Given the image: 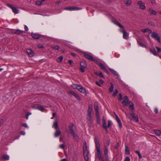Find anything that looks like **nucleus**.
I'll return each instance as SVG.
<instances>
[{"mask_svg": "<svg viewBox=\"0 0 161 161\" xmlns=\"http://www.w3.org/2000/svg\"><path fill=\"white\" fill-rule=\"evenodd\" d=\"M95 146L97 150V155L98 159L100 160L102 158L101 152L100 150V146L99 143V141L98 138L95 137L94 139Z\"/></svg>", "mask_w": 161, "mask_h": 161, "instance_id": "1", "label": "nucleus"}, {"mask_svg": "<svg viewBox=\"0 0 161 161\" xmlns=\"http://www.w3.org/2000/svg\"><path fill=\"white\" fill-rule=\"evenodd\" d=\"M69 128L70 130V133L73 136L74 139L76 141H79V137L75 133V132L76 130L75 126L73 124L71 123L69 125Z\"/></svg>", "mask_w": 161, "mask_h": 161, "instance_id": "2", "label": "nucleus"}, {"mask_svg": "<svg viewBox=\"0 0 161 161\" xmlns=\"http://www.w3.org/2000/svg\"><path fill=\"white\" fill-rule=\"evenodd\" d=\"M83 155L86 161H88L89 160L88 154L89 152L87 149V146L86 142H84L83 145Z\"/></svg>", "mask_w": 161, "mask_h": 161, "instance_id": "3", "label": "nucleus"}, {"mask_svg": "<svg viewBox=\"0 0 161 161\" xmlns=\"http://www.w3.org/2000/svg\"><path fill=\"white\" fill-rule=\"evenodd\" d=\"M84 55L85 57L88 59L93 61H95V60L93 59L91 53L87 52H84Z\"/></svg>", "mask_w": 161, "mask_h": 161, "instance_id": "4", "label": "nucleus"}, {"mask_svg": "<svg viewBox=\"0 0 161 161\" xmlns=\"http://www.w3.org/2000/svg\"><path fill=\"white\" fill-rule=\"evenodd\" d=\"M82 9L81 8H77L76 7H69L64 8V10L69 11H74L80 10Z\"/></svg>", "mask_w": 161, "mask_h": 161, "instance_id": "5", "label": "nucleus"}, {"mask_svg": "<svg viewBox=\"0 0 161 161\" xmlns=\"http://www.w3.org/2000/svg\"><path fill=\"white\" fill-rule=\"evenodd\" d=\"M69 93L70 95L71 94L73 95L79 101H80L81 100L80 97L79 95L75 92L73 91H70L69 92Z\"/></svg>", "mask_w": 161, "mask_h": 161, "instance_id": "6", "label": "nucleus"}, {"mask_svg": "<svg viewBox=\"0 0 161 161\" xmlns=\"http://www.w3.org/2000/svg\"><path fill=\"white\" fill-rule=\"evenodd\" d=\"M7 5L9 8L12 9L13 12L15 14H17L19 13V10L16 8L13 7L12 5L9 4H7Z\"/></svg>", "mask_w": 161, "mask_h": 161, "instance_id": "7", "label": "nucleus"}, {"mask_svg": "<svg viewBox=\"0 0 161 161\" xmlns=\"http://www.w3.org/2000/svg\"><path fill=\"white\" fill-rule=\"evenodd\" d=\"M151 36L152 38L155 39L160 43V38L157 33L154 32H152Z\"/></svg>", "mask_w": 161, "mask_h": 161, "instance_id": "8", "label": "nucleus"}, {"mask_svg": "<svg viewBox=\"0 0 161 161\" xmlns=\"http://www.w3.org/2000/svg\"><path fill=\"white\" fill-rule=\"evenodd\" d=\"M137 4L140 5L139 8L142 9H144L146 8L145 4L142 1H138Z\"/></svg>", "mask_w": 161, "mask_h": 161, "instance_id": "9", "label": "nucleus"}, {"mask_svg": "<svg viewBox=\"0 0 161 161\" xmlns=\"http://www.w3.org/2000/svg\"><path fill=\"white\" fill-rule=\"evenodd\" d=\"M97 64L98 65L100 68L103 70L107 74H108V72L107 69H106L105 67L104 66V65L101 63L100 62H98L97 63Z\"/></svg>", "mask_w": 161, "mask_h": 161, "instance_id": "10", "label": "nucleus"}, {"mask_svg": "<svg viewBox=\"0 0 161 161\" xmlns=\"http://www.w3.org/2000/svg\"><path fill=\"white\" fill-rule=\"evenodd\" d=\"M26 52L30 57H33L34 54V53L32 50L30 49H26Z\"/></svg>", "mask_w": 161, "mask_h": 161, "instance_id": "11", "label": "nucleus"}, {"mask_svg": "<svg viewBox=\"0 0 161 161\" xmlns=\"http://www.w3.org/2000/svg\"><path fill=\"white\" fill-rule=\"evenodd\" d=\"M120 31L123 33V37L124 39L127 40L128 37V35L126 31L125 30H121Z\"/></svg>", "mask_w": 161, "mask_h": 161, "instance_id": "12", "label": "nucleus"}, {"mask_svg": "<svg viewBox=\"0 0 161 161\" xmlns=\"http://www.w3.org/2000/svg\"><path fill=\"white\" fill-rule=\"evenodd\" d=\"M79 86L80 87H79L78 88V90H79V91L83 93H86V91L85 88L81 85H80Z\"/></svg>", "mask_w": 161, "mask_h": 161, "instance_id": "13", "label": "nucleus"}, {"mask_svg": "<svg viewBox=\"0 0 161 161\" xmlns=\"http://www.w3.org/2000/svg\"><path fill=\"white\" fill-rule=\"evenodd\" d=\"M31 36L34 38L38 39L41 37L40 35L36 33H32Z\"/></svg>", "mask_w": 161, "mask_h": 161, "instance_id": "14", "label": "nucleus"}, {"mask_svg": "<svg viewBox=\"0 0 161 161\" xmlns=\"http://www.w3.org/2000/svg\"><path fill=\"white\" fill-rule=\"evenodd\" d=\"M92 105H89L88 107V109L87 111V115H91L92 112Z\"/></svg>", "mask_w": 161, "mask_h": 161, "instance_id": "15", "label": "nucleus"}, {"mask_svg": "<svg viewBox=\"0 0 161 161\" xmlns=\"http://www.w3.org/2000/svg\"><path fill=\"white\" fill-rule=\"evenodd\" d=\"M113 22L116 25H117L119 27L121 28L122 29H124V26L121 25L119 23L118 21L115 20V21H113Z\"/></svg>", "mask_w": 161, "mask_h": 161, "instance_id": "16", "label": "nucleus"}, {"mask_svg": "<svg viewBox=\"0 0 161 161\" xmlns=\"http://www.w3.org/2000/svg\"><path fill=\"white\" fill-rule=\"evenodd\" d=\"M23 32L24 31H23L19 29H17L14 30V31L13 33L14 34H22Z\"/></svg>", "mask_w": 161, "mask_h": 161, "instance_id": "17", "label": "nucleus"}, {"mask_svg": "<svg viewBox=\"0 0 161 161\" xmlns=\"http://www.w3.org/2000/svg\"><path fill=\"white\" fill-rule=\"evenodd\" d=\"M140 31L141 32H143L144 33L147 32L149 33H152L151 30L148 28H147L145 29H141V30Z\"/></svg>", "mask_w": 161, "mask_h": 161, "instance_id": "18", "label": "nucleus"}, {"mask_svg": "<svg viewBox=\"0 0 161 161\" xmlns=\"http://www.w3.org/2000/svg\"><path fill=\"white\" fill-rule=\"evenodd\" d=\"M148 10L151 14L156 15L157 14V12L151 8H149Z\"/></svg>", "mask_w": 161, "mask_h": 161, "instance_id": "19", "label": "nucleus"}, {"mask_svg": "<svg viewBox=\"0 0 161 161\" xmlns=\"http://www.w3.org/2000/svg\"><path fill=\"white\" fill-rule=\"evenodd\" d=\"M125 154L127 155H129L130 153V151L129 150L128 147L126 145L125 146Z\"/></svg>", "mask_w": 161, "mask_h": 161, "instance_id": "20", "label": "nucleus"}, {"mask_svg": "<svg viewBox=\"0 0 161 161\" xmlns=\"http://www.w3.org/2000/svg\"><path fill=\"white\" fill-rule=\"evenodd\" d=\"M129 108H130L132 111H133L134 110V105L130 101L129 103Z\"/></svg>", "mask_w": 161, "mask_h": 161, "instance_id": "21", "label": "nucleus"}, {"mask_svg": "<svg viewBox=\"0 0 161 161\" xmlns=\"http://www.w3.org/2000/svg\"><path fill=\"white\" fill-rule=\"evenodd\" d=\"M80 66L83 68H86V67L87 64L85 62L82 61L80 63Z\"/></svg>", "mask_w": 161, "mask_h": 161, "instance_id": "22", "label": "nucleus"}, {"mask_svg": "<svg viewBox=\"0 0 161 161\" xmlns=\"http://www.w3.org/2000/svg\"><path fill=\"white\" fill-rule=\"evenodd\" d=\"M61 131L60 130H56L54 133V136L55 137H57L60 135Z\"/></svg>", "mask_w": 161, "mask_h": 161, "instance_id": "23", "label": "nucleus"}, {"mask_svg": "<svg viewBox=\"0 0 161 161\" xmlns=\"http://www.w3.org/2000/svg\"><path fill=\"white\" fill-rule=\"evenodd\" d=\"M129 101L123 100L122 102L123 105L124 106H127L129 103Z\"/></svg>", "mask_w": 161, "mask_h": 161, "instance_id": "24", "label": "nucleus"}, {"mask_svg": "<svg viewBox=\"0 0 161 161\" xmlns=\"http://www.w3.org/2000/svg\"><path fill=\"white\" fill-rule=\"evenodd\" d=\"M102 121L103 123V128H106V126H107L106 125V120L105 119L104 116L103 117Z\"/></svg>", "mask_w": 161, "mask_h": 161, "instance_id": "25", "label": "nucleus"}, {"mask_svg": "<svg viewBox=\"0 0 161 161\" xmlns=\"http://www.w3.org/2000/svg\"><path fill=\"white\" fill-rule=\"evenodd\" d=\"M36 108L41 111H43L45 109L44 107L41 106H37L36 107Z\"/></svg>", "mask_w": 161, "mask_h": 161, "instance_id": "26", "label": "nucleus"}, {"mask_svg": "<svg viewBox=\"0 0 161 161\" xmlns=\"http://www.w3.org/2000/svg\"><path fill=\"white\" fill-rule=\"evenodd\" d=\"M110 84L111 85L109 88L108 91L110 92H111L113 90L114 86L113 84H112V83H111Z\"/></svg>", "mask_w": 161, "mask_h": 161, "instance_id": "27", "label": "nucleus"}, {"mask_svg": "<svg viewBox=\"0 0 161 161\" xmlns=\"http://www.w3.org/2000/svg\"><path fill=\"white\" fill-rule=\"evenodd\" d=\"M109 70L111 72H112L114 75L117 76H119V75L118 74L117 72L115 70L111 69H109Z\"/></svg>", "mask_w": 161, "mask_h": 161, "instance_id": "28", "label": "nucleus"}, {"mask_svg": "<svg viewBox=\"0 0 161 161\" xmlns=\"http://www.w3.org/2000/svg\"><path fill=\"white\" fill-rule=\"evenodd\" d=\"M95 74L98 76H100V77L104 78V77L101 72H95Z\"/></svg>", "mask_w": 161, "mask_h": 161, "instance_id": "29", "label": "nucleus"}, {"mask_svg": "<svg viewBox=\"0 0 161 161\" xmlns=\"http://www.w3.org/2000/svg\"><path fill=\"white\" fill-rule=\"evenodd\" d=\"M2 158L3 159L8 160L9 159V156L7 155H4L2 156Z\"/></svg>", "mask_w": 161, "mask_h": 161, "instance_id": "30", "label": "nucleus"}, {"mask_svg": "<svg viewBox=\"0 0 161 161\" xmlns=\"http://www.w3.org/2000/svg\"><path fill=\"white\" fill-rule=\"evenodd\" d=\"M104 154L105 155H108V149L107 145L104 146Z\"/></svg>", "mask_w": 161, "mask_h": 161, "instance_id": "31", "label": "nucleus"}, {"mask_svg": "<svg viewBox=\"0 0 161 161\" xmlns=\"http://www.w3.org/2000/svg\"><path fill=\"white\" fill-rule=\"evenodd\" d=\"M155 134L158 136H159L161 134V131L159 130H154Z\"/></svg>", "mask_w": 161, "mask_h": 161, "instance_id": "32", "label": "nucleus"}, {"mask_svg": "<svg viewBox=\"0 0 161 161\" xmlns=\"http://www.w3.org/2000/svg\"><path fill=\"white\" fill-rule=\"evenodd\" d=\"M125 3L127 6H129L131 4V1L130 0H127L125 1Z\"/></svg>", "mask_w": 161, "mask_h": 161, "instance_id": "33", "label": "nucleus"}, {"mask_svg": "<svg viewBox=\"0 0 161 161\" xmlns=\"http://www.w3.org/2000/svg\"><path fill=\"white\" fill-rule=\"evenodd\" d=\"M80 86V85H77V84H74L72 85L71 86V87H73V88H74V89H78L79 87H80V86Z\"/></svg>", "mask_w": 161, "mask_h": 161, "instance_id": "34", "label": "nucleus"}, {"mask_svg": "<svg viewBox=\"0 0 161 161\" xmlns=\"http://www.w3.org/2000/svg\"><path fill=\"white\" fill-rule=\"evenodd\" d=\"M53 127H54L55 129H57L58 127V123L57 122H54L53 123Z\"/></svg>", "mask_w": 161, "mask_h": 161, "instance_id": "35", "label": "nucleus"}, {"mask_svg": "<svg viewBox=\"0 0 161 161\" xmlns=\"http://www.w3.org/2000/svg\"><path fill=\"white\" fill-rule=\"evenodd\" d=\"M150 51L151 53H152L154 55H157V54L156 53V52L155 49H150Z\"/></svg>", "mask_w": 161, "mask_h": 161, "instance_id": "36", "label": "nucleus"}, {"mask_svg": "<svg viewBox=\"0 0 161 161\" xmlns=\"http://www.w3.org/2000/svg\"><path fill=\"white\" fill-rule=\"evenodd\" d=\"M63 59V56H61L58 58L57 59V60L58 62H61L62 61Z\"/></svg>", "mask_w": 161, "mask_h": 161, "instance_id": "37", "label": "nucleus"}, {"mask_svg": "<svg viewBox=\"0 0 161 161\" xmlns=\"http://www.w3.org/2000/svg\"><path fill=\"white\" fill-rule=\"evenodd\" d=\"M94 109L95 112H98V108L97 104L96 103H95L94 105Z\"/></svg>", "mask_w": 161, "mask_h": 161, "instance_id": "38", "label": "nucleus"}, {"mask_svg": "<svg viewBox=\"0 0 161 161\" xmlns=\"http://www.w3.org/2000/svg\"><path fill=\"white\" fill-rule=\"evenodd\" d=\"M135 152L137 154L139 158H141L142 157V155H141L140 152L139 151L136 150L135 151Z\"/></svg>", "mask_w": 161, "mask_h": 161, "instance_id": "39", "label": "nucleus"}, {"mask_svg": "<svg viewBox=\"0 0 161 161\" xmlns=\"http://www.w3.org/2000/svg\"><path fill=\"white\" fill-rule=\"evenodd\" d=\"M87 115V120L89 121H91L92 120V118L91 115Z\"/></svg>", "mask_w": 161, "mask_h": 161, "instance_id": "40", "label": "nucleus"}, {"mask_svg": "<svg viewBox=\"0 0 161 161\" xmlns=\"http://www.w3.org/2000/svg\"><path fill=\"white\" fill-rule=\"evenodd\" d=\"M118 99L119 100H121L122 99V97L121 93H119L118 97Z\"/></svg>", "mask_w": 161, "mask_h": 161, "instance_id": "41", "label": "nucleus"}, {"mask_svg": "<svg viewBox=\"0 0 161 161\" xmlns=\"http://www.w3.org/2000/svg\"><path fill=\"white\" fill-rule=\"evenodd\" d=\"M36 4L37 5L40 6L42 4V3L41 1H38L36 2Z\"/></svg>", "mask_w": 161, "mask_h": 161, "instance_id": "42", "label": "nucleus"}, {"mask_svg": "<svg viewBox=\"0 0 161 161\" xmlns=\"http://www.w3.org/2000/svg\"><path fill=\"white\" fill-rule=\"evenodd\" d=\"M96 118L97 124H99L100 123V118Z\"/></svg>", "mask_w": 161, "mask_h": 161, "instance_id": "43", "label": "nucleus"}, {"mask_svg": "<svg viewBox=\"0 0 161 161\" xmlns=\"http://www.w3.org/2000/svg\"><path fill=\"white\" fill-rule=\"evenodd\" d=\"M118 92L117 90H115L114 92V93L113 94V96H115L118 93Z\"/></svg>", "mask_w": 161, "mask_h": 161, "instance_id": "44", "label": "nucleus"}, {"mask_svg": "<svg viewBox=\"0 0 161 161\" xmlns=\"http://www.w3.org/2000/svg\"><path fill=\"white\" fill-rule=\"evenodd\" d=\"M53 48L55 50H58L59 48V47L58 46H55V47H53Z\"/></svg>", "mask_w": 161, "mask_h": 161, "instance_id": "45", "label": "nucleus"}, {"mask_svg": "<svg viewBox=\"0 0 161 161\" xmlns=\"http://www.w3.org/2000/svg\"><path fill=\"white\" fill-rule=\"evenodd\" d=\"M105 158L107 161H110L109 160V158L108 157V155H105Z\"/></svg>", "mask_w": 161, "mask_h": 161, "instance_id": "46", "label": "nucleus"}, {"mask_svg": "<svg viewBox=\"0 0 161 161\" xmlns=\"http://www.w3.org/2000/svg\"><path fill=\"white\" fill-rule=\"evenodd\" d=\"M133 121L136 122H137L138 121V119L136 117H134L133 118Z\"/></svg>", "mask_w": 161, "mask_h": 161, "instance_id": "47", "label": "nucleus"}, {"mask_svg": "<svg viewBox=\"0 0 161 161\" xmlns=\"http://www.w3.org/2000/svg\"><path fill=\"white\" fill-rule=\"evenodd\" d=\"M138 42L140 46H141L142 47H146V46L144 45L143 43H142L141 42Z\"/></svg>", "mask_w": 161, "mask_h": 161, "instance_id": "48", "label": "nucleus"}, {"mask_svg": "<svg viewBox=\"0 0 161 161\" xmlns=\"http://www.w3.org/2000/svg\"><path fill=\"white\" fill-rule=\"evenodd\" d=\"M117 122L119 125V127L121 128L122 126V124L120 120L119 121H118Z\"/></svg>", "mask_w": 161, "mask_h": 161, "instance_id": "49", "label": "nucleus"}, {"mask_svg": "<svg viewBox=\"0 0 161 161\" xmlns=\"http://www.w3.org/2000/svg\"><path fill=\"white\" fill-rule=\"evenodd\" d=\"M124 161H130V159L129 157H126Z\"/></svg>", "mask_w": 161, "mask_h": 161, "instance_id": "50", "label": "nucleus"}, {"mask_svg": "<svg viewBox=\"0 0 161 161\" xmlns=\"http://www.w3.org/2000/svg\"><path fill=\"white\" fill-rule=\"evenodd\" d=\"M59 147L62 149H64L65 147V146L64 144H61L59 145Z\"/></svg>", "mask_w": 161, "mask_h": 161, "instance_id": "51", "label": "nucleus"}, {"mask_svg": "<svg viewBox=\"0 0 161 161\" xmlns=\"http://www.w3.org/2000/svg\"><path fill=\"white\" fill-rule=\"evenodd\" d=\"M22 126L24 127L25 128H28V126H27V125L26 123H23L22 124Z\"/></svg>", "mask_w": 161, "mask_h": 161, "instance_id": "52", "label": "nucleus"}, {"mask_svg": "<svg viewBox=\"0 0 161 161\" xmlns=\"http://www.w3.org/2000/svg\"><path fill=\"white\" fill-rule=\"evenodd\" d=\"M96 118L99 117V114L98 112H96V114H95Z\"/></svg>", "mask_w": 161, "mask_h": 161, "instance_id": "53", "label": "nucleus"}, {"mask_svg": "<svg viewBox=\"0 0 161 161\" xmlns=\"http://www.w3.org/2000/svg\"><path fill=\"white\" fill-rule=\"evenodd\" d=\"M37 46L39 48H42L43 47V45L41 44H38Z\"/></svg>", "mask_w": 161, "mask_h": 161, "instance_id": "54", "label": "nucleus"}, {"mask_svg": "<svg viewBox=\"0 0 161 161\" xmlns=\"http://www.w3.org/2000/svg\"><path fill=\"white\" fill-rule=\"evenodd\" d=\"M31 114V113H27L26 115V119H28V116H29V115H30Z\"/></svg>", "mask_w": 161, "mask_h": 161, "instance_id": "55", "label": "nucleus"}, {"mask_svg": "<svg viewBox=\"0 0 161 161\" xmlns=\"http://www.w3.org/2000/svg\"><path fill=\"white\" fill-rule=\"evenodd\" d=\"M123 100L129 101L128 97L126 96H125L124 97Z\"/></svg>", "mask_w": 161, "mask_h": 161, "instance_id": "56", "label": "nucleus"}, {"mask_svg": "<svg viewBox=\"0 0 161 161\" xmlns=\"http://www.w3.org/2000/svg\"><path fill=\"white\" fill-rule=\"evenodd\" d=\"M111 125V122L110 121H108V126H107V127L108 128H109Z\"/></svg>", "mask_w": 161, "mask_h": 161, "instance_id": "57", "label": "nucleus"}, {"mask_svg": "<svg viewBox=\"0 0 161 161\" xmlns=\"http://www.w3.org/2000/svg\"><path fill=\"white\" fill-rule=\"evenodd\" d=\"M84 68H83L82 67L81 68H80V71L83 73L85 72V70L84 69Z\"/></svg>", "mask_w": 161, "mask_h": 161, "instance_id": "58", "label": "nucleus"}, {"mask_svg": "<svg viewBox=\"0 0 161 161\" xmlns=\"http://www.w3.org/2000/svg\"><path fill=\"white\" fill-rule=\"evenodd\" d=\"M156 48L157 49L158 52H161V48H159L157 47H156Z\"/></svg>", "mask_w": 161, "mask_h": 161, "instance_id": "59", "label": "nucleus"}, {"mask_svg": "<svg viewBox=\"0 0 161 161\" xmlns=\"http://www.w3.org/2000/svg\"><path fill=\"white\" fill-rule=\"evenodd\" d=\"M25 31H27L28 30V28L26 25H25Z\"/></svg>", "mask_w": 161, "mask_h": 161, "instance_id": "60", "label": "nucleus"}, {"mask_svg": "<svg viewBox=\"0 0 161 161\" xmlns=\"http://www.w3.org/2000/svg\"><path fill=\"white\" fill-rule=\"evenodd\" d=\"M130 115L133 118L135 117V114L134 113H131L130 114Z\"/></svg>", "mask_w": 161, "mask_h": 161, "instance_id": "61", "label": "nucleus"}, {"mask_svg": "<svg viewBox=\"0 0 161 161\" xmlns=\"http://www.w3.org/2000/svg\"><path fill=\"white\" fill-rule=\"evenodd\" d=\"M154 112L156 113V114H157L158 113V109H157V108H155V109H154Z\"/></svg>", "mask_w": 161, "mask_h": 161, "instance_id": "62", "label": "nucleus"}, {"mask_svg": "<svg viewBox=\"0 0 161 161\" xmlns=\"http://www.w3.org/2000/svg\"><path fill=\"white\" fill-rule=\"evenodd\" d=\"M68 62L70 64H72L73 63V61L71 60H69Z\"/></svg>", "mask_w": 161, "mask_h": 161, "instance_id": "63", "label": "nucleus"}, {"mask_svg": "<svg viewBox=\"0 0 161 161\" xmlns=\"http://www.w3.org/2000/svg\"><path fill=\"white\" fill-rule=\"evenodd\" d=\"M20 133L22 135H24L25 134V131H20Z\"/></svg>", "mask_w": 161, "mask_h": 161, "instance_id": "64", "label": "nucleus"}]
</instances>
